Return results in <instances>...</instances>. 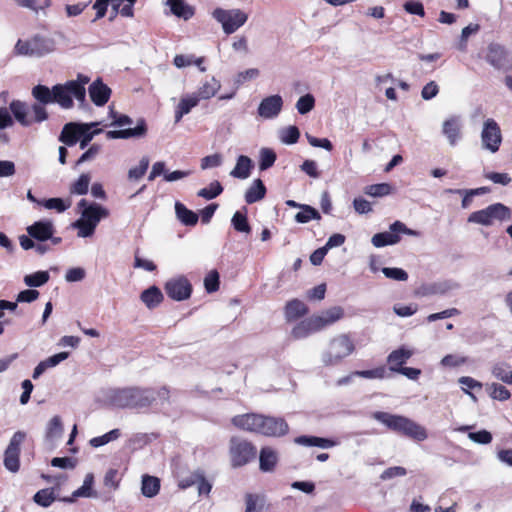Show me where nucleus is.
<instances>
[{"instance_id":"f257e3e1","label":"nucleus","mask_w":512,"mask_h":512,"mask_svg":"<svg viewBox=\"0 0 512 512\" xmlns=\"http://www.w3.org/2000/svg\"><path fill=\"white\" fill-rule=\"evenodd\" d=\"M108 399L117 408L142 409L151 406L156 396L151 388L133 386L112 390Z\"/></svg>"},{"instance_id":"f03ea898","label":"nucleus","mask_w":512,"mask_h":512,"mask_svg":"<svg viewBox=\"0 0 512 512\" xmlns=\"http://www.w3.org/2000/svg\"><path fill=\"white\" fill-rule=\"evenodd\" d=\"M373 417L390 430L414 440L424 441L427 438V432L424 427L404 416L393 415L387 412H375Z\"/></svg>"},{"instance_id":"7ed1b4c3","label":"nucleus","mask_w":512,"mask_h":512,"mask_svg":"<svg viewBox=\"0 0 512 512\" xmlns=\"http://www.w3.org/2000/svg\"><path fill=\"white\" fill-rule=\"evenodd\" d=\"M355 351V344L349 334H339L331 338L321 354L324 366H337Z\"/></svg>"},{"instance_id":"20e7f679","label":"nucleus","mask_w":512,"mask_h":512,"mask_svg":"<svg viewBox=\"0 0 512 512\" xmlns=\"http://www.w3.org/2000/svg\"><path fill=\"white\" fill-rule=\"evenodd\" d=\"M14 49L18 55L43 57L56 49V42L50 36L36 34L28 40L19 39Z\"/></svg>"},{"instance_id":"39448f33","label":"nucleus","mask_w":512,"mask_h":512,"mask_svg":"<svg viewBox=\"0 0 512 512\" xmlns=\"http://www.w3.org/2000/svg\"><path fill=\"white\" fill-rule=\"evenodd\" d=\"M73 97L79 102L80 106L86 103V89H82L73 82L54 85L53 102L59 104L64 109L73 107Z\"/></svg>"},{"instance_id":"423d86ee","label":"nucleus","mask_w":512,"mask_h":512,"mask_svg":"<svg viewBox=\"0 0 512 512\" xmlns=\"http://www.w3.org/2000/svg\"><path fill=\"white\" fill-rule=\"evenodd\" d=\"M511 210L502 203L491 204L485 209L475 211L468 217V222L490 226L495 220L505 221L511 219Z\"/></svg>"},{"instance_id":"0eeeda50","label":"nucleus","mask_w":512,"mask_h":512,"mask_svg":"<svg viewBox=\"0 0 512 512\" xmlns=\"http://www.w3.org/2000/svg\"><path fill=\"white\" fill-rule=\"evenodd\" d=\"M212 17L221 24L223 32L230 35L242 27L248 20V14L241 9L216 8Z\"/></svg>"},{"instance_id":"6e6552de","label":"nucleus","mask_w":512,"mask_h":512,"mask_svg":"<svg viewBox=\"0 0 512 512\" xmlns=\"http://www.w3.org/2000/svg\"><path fill=\"white\" fill-rule=\"evenodd\" d=\"M230 456L233 467L244 466L256 457V447L244 439L232 437Z\"/></svg>"},{"instance_id":"1a4fd4ad","label":"nucleus","mask_w":512,"mask_h":512,"mask_svg":"<svg viewBox=\"0 0 512 512\" xmlns=\"http://www.w3.org/2000/svg\"><path fill=\"white\" fill-rule=\"evenodd\" d=\"M501 142L502 135L498 123L492 118L487 119L481 132L482 147L495 153L499 150Z\"/></svg>"},{"instance_id":"9d476101","label":"nucleus","mask_w":512,"mask_h":512,"mask_svg":"<svg viewBox=\"0 0 512 512\" xmlns=\"http://www.w3.org/2000/svg\"><path fill=\"white\" fill-rule=\"evenodd\" d=\"M26 434L22 431L14 433L4 453V466L7 470L15 473L20 467V446L24 441Z\"/></svg>"},{"instance_id":"9b49d317","label":"nucleus","mask_w":512,"mask_h":512,"mask_svg":"<svg viewBox=\"0 0 512 512\" xmlns=\"http://www.w3.org/2000/svg\"><path fill=\"white\" fill-rule=\"evenodd\" d=\"M164 290L168 297L180 302L190 298L192 285L185 276L180 275L169 279L164 285Z\"/></svg>"},{"instance_id":"f8f14e48","label":"nucleus","mask_w":512,"mask_h":512,"mask_svg":"<svg viewBox=\"0 0 512 512\" xmlns=\"http://www.w3.org/2000/svg\"><path fill=\"white\" fill-rule=\"evenodd\" d=\"M485 59L497 70H507L511 66L507 49L499 43H490L488 45Z\"/></svg>"},{"instance_id":"ddd939ff","label":"nucleus","mask_w":512,"mask_h":512,"mask_svg":"<svg viewBox=\"0 0 512 512\" xmlns=\"http://www.w3.org/2000/svg\"><path fill=\"white\" fill-rule=\"evenodd\" d=\"M260 434L280 437L288 432V424L283 418L261 415Z\"/></svg>"},{"instance_id":"4468645a","label":"nucleus","mask_w":512,"mask_h":512,"mask_svg":"<svg viewBox=\"0 0 512 512\" xmlns=\"http://www.w3.org/2000/svg\"><path fill=\"white\" fill-rule=\"evenodd\" d=\"M283 107V99L280 95H271L264 98L257 109L258 115L264 119L276 118Z\"/></svg>"},{"instance_id":"2eb2a0df","label":"nucleus","mask_w":512,"mask_h":512,"mask_svg":"<svg viewBox=\"0 0 512 512\" xmlns=\"http://www.w3.org/2000/svg\"><path fill=\"white\" fill-rule=\"evenodd\" d=\"M27 234L37 242H45L52 238L55 228L50 220H39L27 226Z\"/></svg>"},{"instance_id":"dca6fc26","label":"nucleus","mask_w":512,"mask_h":512,"mask_svg":"<svg viewBox=\"0 0 512 512\" xmlns=\"http://www.w3.org/2000/svg\"><path fill=\"white\" fill-rule=\"evenodd\" d=\"M442 133L450 146H455L462 138V122L459 116H451L442 124Z\"/></svg>"},{"instance_id":"f3484780","label":"nucleus","mask_w":512,"mask_h":512,"mask_svg":"<svg viewBox=\"0 0 512 512\" xmlns=\"http://www.w3.org/2000/svg\"><path fill=\"white\" fill-rule=\"evenodd\" d=\"M459 288V284L453 281L435 282L420 286L416 290L417 296L444 295L449 291Z\"/></svg>"},{"instance_id":"a211bd4d","label":"nucleus","mask_w":512,"mask_h":512,"mask_svg":"<svg viewBox=\"0 0 512 512\" xmlns=\"http://www.w3.org/2000/svg\"><path fill=\"white\" fill-rule=\"evenodd\" d=\"M147 134L146 121L140 118L134 128H127L123 130H111L106 133L108 139H129V138H142Z\"/></svg>"},{"instance_id":"6ab92c4d","label":"nucleus","mask_w":512,"mask_h":512,"mask_svg":"<svg viewBox=\"0 0 512 512\" xmlns=\"http://www.w3.org/2000/svg\"><path fill=\"white\" fill-rule=\"evenodd\" d=\"M91 101L96 106H104L111 95V89L100 78L92 82L88 89Z\"/></svg>"},{"instance_id":"aec40b11","label":"nucleus","mask_w":512,"mask_h":512,"mask_svg":"<svg viewBox=\"0 0 512 512\" xmlns=\"http://www.w3.org/2000/svg\"><path fill=\"white\" fill-rule=\"evenodd\" d=\"M261 415L260 414H244L237 415L232 418V423L243 430L249 432H255L260 434V426H261Z\"/></svg>"},{"instance_id":"412c9836","label":"nucleus","mask_w":512,"mask_h":512,"mask_svg":"<svg viewBox=\"0 0 512 512\" xmlns=\"http://www.w3.org/2000/svg\"><path fill=\"white\" fill-rule=\"evenodd\" d=\"M320 320L314 316L306 318L299 322L291 332V335L295 339H302L308 337L310 334L320 331L319 323Z\"/></svg>"},{"instance_id":"4be33fe9","label":"nucleus","mask_w":512,"mask_h":512,"mask_svg":"<svg viewBox=\"0 0 512 512\" xmlns=\"http://www.w3.org/2000/svg\"><path fill=\"white\" fill-rule=\"evenodd\" d=\"M109 216V211L105 207L98 203H90L85 209L81 211V218L92 222L95 225L101 221V219Z\"/></svg>"},{"instance_id":"5701e85b","label":"nucleus","mask_w":512,"mask_h":512,"mask_svg":"<svg viewBox=\"0 0 512 512\" xmlns=\"http://www.w3.org/2000/svg\"><path fill=\"white\" fill-rule=\"evenodd\" d=\"M165 4L170 8V12L178 18L189 20L195 14L194 7L184 0H166Z\"/></svg>"},{"instance_id":"b1692460","label":"nucleus","mask_w":512,"mask_h":512,"mask_svg":"<svg viewBox=\"0 0 512 512\" xmlns=\"http://www.w3.org/2000/svg\"><path fill=\"white\" fill-rule=\"evenodd\" d=\"M80 123L69 122L64 125L58 140L67 146L75 145L80 138Z\"/></svg>"},{"instance_id":"393cba45","label":"nucleus","mask_w":512,"mask_h":512,"mask_svg":"<svg viewBox=\"0 0 512 512\" xmlns=\"http://www.w3.org/2000/svg\"><path fill=\"white\" fill-rule=\"evenodd\" d=\"M316 319L320 320L318 323L320 330L328 325H331L344 316V310L340 306H334L322 312L321 315H313Z\"/></svg>"},{"instance_id":"a878e982","label":"nucleus","mask_w":512,"mask_h":512,"mask_svg":"<svg viewBox=\"0 0 512 512\" xmlns=\"http://www.w3.org/2000/svg\"><path fill=\"white\" fill-rule=\"evenodd\" d=\"M295 443L302 445V446H316L323 449H328L331 447L336 446L338 443L334 440L328 439V438H322L317 436H299L295 438Z\"/></svg>"},{"instance_id":"bb28decb","label":"nucleus","mask_w":512,"mask_h":512,"mask_svg":"<svg viewBox=\"0 0 512 512\" xmlns=\"http://www.w3.org/2000/svg\"><path fill=\"white\" fill-rule=\"evenodd\" d=\"M266 195V187L261 179H255L251 186L245 192V201L247 204H253L262 200Z\"/></svg>"},{"instance_id":"cd10ccee","label":"nucleus","mask_w":512,"mask_h":512,"mask_svg":"<svg viewBox=\"0 0 512 512\" xmlns=\"http://www.w3.org/2000/svg\"><path fill=\"white\" fill-rule=\"evenodd\" d=\"M253 167L252 160L245 155H240L237 158L235 167L231 170L230 175L238 179H246L250 176Z\"/></svg>"},{"instance_id":"c85d7f7f","label":"nucleus","mask_w":512,"mask_h":512,"mask_svg":"<svg viewBox=\"0 0 512 512\" xmlns=\"http://www.w3.org/2000/svg\"><path fill=\"white\" fill-rule=\"evenodd\" d=\"M412 354L411 350L403 347L392 351L387 358V362L390 364V370L396 372L403 364L406 363Z\"/></svg>"},{"instance_id":"c756f323","label":"nucleus","mask_w":512,"mask_h":512,"mask_svg":"<svg viewBox=\"0 0 512 512\" xmlns=\"http://www.w3.org/2000/svg\"><path fill=\"white\" fill-rule=\"evenodd\" d=\"M93 483H94V476L92 473H88L84 478L83 485L80 488H78L77 490H75L72 493L71 497L64 498L63 501L71 503L78 497H87V498L95 497L96 493L93 492V490H92Z\"/></svg>"},{"instance_id":"7c9ffc66","label":"nucleus","mask_w":512,"mask_h":512,"mask_svg":"<svg viewBox=\"0 0 512 512\" xmlns=\"http://www.w3.org/2000/svg\"><path fill=\"white\" fill-rule=\"evenodd\" d=\"M140 299L147 308L153 309L163 301V294L158 287L151 286L141 293Z\"/></svg>"},{"instance_id":"2f4dec72","label":"nucleus","mask_w":512,"mask_h":512,"mask_svg":"<svg viewBox=\"0 0 512 512\" xmlns=\"http://www.w3.org/2000/svg\"><path fill=\"white\" fill-rule=\"evenodd\" d=\"M277 453L270 447H263L259 456V467L263 472H270L277 463Z\"/></svg>"},{"instance_id":"473e14b6","label":"nucleus","mask_w":512,"mask_h":512,"mask_svg":"<svg viewBox=\"0 0 512 512\" xmlns=\"http://www.w3.org/2000/svg\"><path fill=\"white\" fill-rule=\"evenodd\" d=\"M11 112L13 113L15 119L23 126H30L32 124V119L28 118V108L27 105L19 100H13L9 106Z\"/></svg>"},{"instance_id":"72a5a7b5","label":"nucleus","mask_w":512,"mask_h":512,"mask_svg":"<svg viewBox=\"0 0 512 512\" xmlns=\"http://www.w3.org/2000/svg\"><path fill=\"white\" fill-rule=\"evenodd\" d=\"M175 212L179 221L186 226H195L198 222V214L192 210H189L184 204L180 202H176Z\"/></svg>"},{"instance_id":"f704fd0d","label":"nucleus","mask_w":512,"mask_h":512,"mask_svg":"<svg viewBox=\"0 0 512 512\" xmlns=\"http://www.w3.org/2000/svg\"><path fill=\"white\" fill-rule=\"evenodd\" d=\"M307 312H308V308L305 305V303L298 299H293V300L289 301L285 307V314H286V318L288 320L297 319V318L307 314Z\"/></svg>"},{"instance_id":"c9c22d12","label":"nucleus","mask_w":512,"mask_h":512,"mask_svg":"<svg viewBox=\"0 0 512 512\" xmlns=\"http://www.w3.org/2000/svg\"><path fill=\"white\" fill-rule=\"evenodd\" d=\"M160 480L157 477L144 475L142 477L141 492L145 497L152 498L159 493Z\"/></svg>"},{"instance_id":"e433bc0d","label":"nucleus","mask_w":512,"mask_h":512,"mask_svg":"<svg viewBox=\"0 0 512 512\" xmlns=\"http://www.w3.org/2000/svg\"><path fill=\"white\" fill-rule=\"evenodd\" d=\"M245 503V512H263L266 506V498L264 495L247 493Z\"/></svg>"},{"instance_id":"4c0bfd02","label":"nucleus","mask_w":512,"mask_h":512,"mask_svg":"<svg viewBox=\"0 0 512 512\" xmlns=\"http://www.w3.org/2000/svg\"><path fill=\"white\" fill-rule=\"evenodd\" d=\"M246 213V207L243 208V211H236L232 216L231 224L237 232L249 234L251 232V226Z\"/></svg>"},{"instance_id":"58836bf2","label":"nucleus","mask_w":512,"mask_h":512,"mask_svg":"<svg viewBox=\"0 0 512 512\" xmlns=\"http://www.w3.org/2000/svg\"><path fill=\"white\" fill-rule=\"evenodd\" d=\"M400 241V236L397 232H381L373 235L371 242L375 247H384L387 245H394Z\"/></svg>"},{"instance_id":"ea45409f","label":"nucleus","mask_w":512,"mask_h":512,"mask_svg":"<svg viewBox=\"0 0 512 512\" xmlns=\"http://www.w3.org/2000/svg\"><path fill=\"white\" fill-rule=\"evenodd\" d=\"M220 88V82L213 77L210 81L205 82L199 87L195 96L198 97V100L210 99L219 91Z\"/></svg>"},{"instance_id":"a19ab883","label":"nucleus","mask_w":512,"mask_h":512,"mask_svg":"<svg viewBox=\"0 0 512 512\" xmlns=\"http://www.w3.org/2000/svg\"><path fill=\"white\" fill-rule=\"evenodd\" d=\"M32 95L39 103L43 105L53 103L54 86L52 89H49L45 85H36L32 89Z\"/></svg>"},{"instance_id":"79ce46f5","label":"nucleus","mask_w":512,"mask_h":512,"mask_svg":"<svg viewBox=\"0 0 512 512\" xmlns=\"http://www.w3.org/2000/svg\"><path fill=\"white\" fill-rule=\"evenodd\" d=\"M492 374L498 380L512 385V365L507 363H497L492 368Z\"/></svg>"},{"instance_id":"37998d69","label":"nucleus","mask_w":512,"mask_h":512,"mask_svg":"<svg viewBox=\"0 0 512 512\" xmlns=\"http://www.w3.org/2000/svg\"><path fill=\"white\" fill-rule=\"evenodd\" d=\"M320 213L310 205H301V211L295 215V220L298 223H307L310 220H320Z\"/></svg>"},{"instance_id":"c03bdc74","label":"nucleus","mask_w":512,"mask_h":512,"mask_svg":"<svg viewBox=\"0 0 512 512\" xmlns=\"http://www.w3.org/2000/svg\"><path fill=\"white\" fill-rule=\"evenodd\" d=\"M63 433V425L59 416H54L48 423L46 428V438L53 441L60 438Z\"/></svg>"},{"instance_id":"a18cd8bd","label":"nucleus","mask_w":512,"mask_h":512,"mask_svg":"<svg viewBox=\"0 0 512 512\" xmlns=\"http://www.w3.org/2000/svg\"><path fill=\"white\" fill-rule=\"evenodd\" d=\"M72 227L78 229L79 237L86 238L91 237L94 234L97 225L80 217L78 220L72 223Z\"/></svg>"},{"instance_id":"49530a36","label":"nucleus","mask_w":512,"mask_h":512,"mask_svg":"<svg viewBox=\"0 0 512 512\" xmlns=\"http://www.w3.org/2000/svg\"><path fill=\"white\" fill-rule=\"evenodd\" d=\"M49 280V273L47 271H38L24 277V283L29 287H40L47 283Z\"/></svg>"},{"instance_id":"de8ad7c7","label":"nucleus","mask_w":512,"mask_h":512,"mask_svg":"<svg viewBox=\"0 0 512 512\" xmlns=\"http://www.w3.org/2000/svg\"><path fill=\"white\" fill-rule=\"evenodd\" d=\"M259 169L265 171L272 167L276 161V153L270 148H262L260 150Z\"/></svg>"},{"instance_id":"09e8293b","label":"nucleus","mask_w":512,"mask_h":512,"mask_svg":"<svg viewBox=\"0 0 512 512\" xmlns=\"http://www.w3.org/2000/svg\"><path fill=\"white\" fill-rule=\"evenodd\" d=\"M487 390L491 398L499 401H506L511 397L509 390L498 383H492L487 386Z\"/></svg>"},{"instance_id":"8fccbe9b","label":"nucleus","mask_w":512,"mask_h":512,"mask_svg":"<svg viewBox=\"0 0 512 512\" xmlns=\"http://www.w3.org/2000/svg\"><path fill=\"white\" fill-rule=\"evenodd\" d=\"M391 185L388 183L372 184L365 187V194L371 197H383L391 193Z\"/></svg>"},{"instance_id":"3c124183","label":"nucleus","mask_w":512,"mask_h":512,"mask_svg":"<svg viewBox=\"0 0 512 512\" xmlns=\"http://www.w3.org/2000/svg\"><path fill=\"white\" fill-rule=\"evenodd\" d=\"M223 191V187L219 181H213L210 183L209 188H202L198 191L199 197L211 200L220 195Z\"/></svg>"},{"instance_id":"603ef678","label":"nucleus","mask_w":512,"mask_h":512,"mask_svg":"<svg viewBox=\"0 0 512 512\" xmlns=\"http://www.w3.org/2000/svg\"><path fill=\"white\" fill-rule=\"evenodd\" d=\"M98 125V122L80 123V127H82L80 130V138L78 140L80 142V149H85L89 145L93 139L92 135L90 134V129Z\"/></svg>"},{"instance_id":"864d4df0","label":"nucleus","mask_w":512,"mask_h":512,"mask_svg":"<svg viewBox=\"0 0 512 512\" xmlns=\"http://www.w3.org/2000/svg\"><path fill=\"white\" fill-rule=\"evenodd\" d=\"M315 106V98L312 94L301 96L296 102V109L299 114L305 115L309 113Z\"/></svg>"},{"instance_id":"5fc2aeb1","label":"nucleus","mask_w":512,"mask_h":512,"mask_svg":"<svg viewBox=\"0 0 512 512\" xmlns=\"http://www.w3.org/2000/svg\"><path fill=\"white\" fill-rule=\"evenodd\" d=\"M33 499L38 505L42 507H48L54 502L55 496L53 490L46 488L39 490L34 495Z\"/></svg>"},{"instance_id":"6e6d98bb","label":"nucleus","mask_w":512,"mask_h":512,"mask_svg":"<svg viewBox=\"0 0 512 512\" xmlns=\"http://www.w3.org/2000/svg\"><path fill=\"white\" fill-rule=\"evenodd\" d=\"M89 174H82L78 180L71 186L70 192L77 195H85L88 192L90 184Z\"/></svg>"},{"instance_id":"4d7b16f0","label":"nucleus","mask_w":512,"mask_h":512,"mask_svg":"<svg viewBox=\"0 0 512 512\" xmlns=\"http://www.w3.org/2000/svg\"><path fill=\"white\" fill-rule=\"evenodd\" d=\"M300 137V131L296 126L284 128L280 133V139L285 144H295Z\"/></svg>"},{"instance_id":"13d9d810","label":"nucleus","mask_w":512,"mask_h":512,"mask_svg":"<svg viewBox=\"0 0 512 512\" xmlns=\"http://www.w3.org/2000/svg\"><path fill=\"white\" fill-rule=\"evenodd\" d=\"M219 273L211 270L204 278V287L208 293L216 292L219 289Z\"/></svg>"},{"instance_id":"bf43d9fd","label":"nucleus","mask_w":512,"mask_h":512,"mask_svg":"<svg viewBox=\"0 0 512 512\" xmlns=\"http://www.w3.org/2000/svg\"><path fill=\"white\" fill-rule=\"evenodd\" d=\"M353 375L366 379H382L386 376L385 367H377L371 370L354 371Z\"/></svg>"},{"instance_id":"052dcab7","label":"nucleus","mask_w":512,"mask_h":512,"mask_svg":"<svg viewBox=\"0 0 512 512\" xmlns=\"http://www.w3.org/2000/svg\"><path fill=\"white\" fill-rule=\"evenodd\" d=\"M382 272L389 279H393V280H397V281H406L408 279L407 272L401 268L384 267L382 269Z\"/></svg>"},{"instance_id":"680f3d73","label":"nucleus","mask_w":512,"mask_h":512,"mask_svg":"<svg viewBox=\"0 0 512 512\" xmlns=\"http://www.w3.org/2000/svg\"><path fill=\"white\" fill-rule=\"evenodd\" d=\"M149 167V158L143 157L140 162L139 166L131 168L128 172V177L130 179H140L147 171Z\"/></svg>"},{"instance_id":"e2e57ef3","label":"nucleus","mask_w":512,"mask_h":512,"mask_svg":"<svg viewBox=\"0 0 512 512\" xmlns=\"http://www.w3.org/2000/svg\"><path fill=\"white\" fill-rule=\"evenodd\" d=\"M223 162V157L219 153L205 156L201 159V169H209L219 167Z\"/></svg>"},{"instance_id":"0e129e2a","label":"nucleus","mask_w":512,"mask_h":512,"mask_svg":"<svg viewBox=\"0 0 512 512\" xmlns=\"http://www.w3.org/2000/svg\"><path fill=\"white\" fill-rule=\"evenodd\" d=\"M468 438L478 444H489L492 441V434L487 430H480L477 432H469Z\"/></svg>"},{"instance_id":"69168bd1","label":"nucleus","mask_w":512,"mask_h":512,"mask_svg":"<svg viewBox=\"0 0 512 512\" xmlns=\"http://www.w3.org/2000/svg\"><path fill=\"white\" fill-rule=\"evenodd\" d=\"M484 176L486 179L492 181L493 183L500 184L502 186H507L512 181V178L508 173L489 172Z\"/></svg>"},{"instance_id":"338daca9","label":"nucleus","mask_w":512,"mask_h":512,"mask_svg":"<svg viewBox=\"0 0 512 512\" xmlns=\"http://www.w3.org/2000/svg\"><path fill=\"white\" fill-rule=\"evenodd\" d=\"M403 8L409 14L418 15L420 17L425 16L424 6L420 1H407L404 3Z\"/></svg>"},{"instance_id":"774afa93","label":"nucleus","mask_w":512,"mask_h":512,"mask_svg":"<svg viewBox=\"0 0 512 512\" xmlns=\"http://www.w3.org/2000/svg\"><path fill=\"white\" fill-rule=\"evenodd\" d=\"M406 474H407V470L404 467L394 466V467H389L386 470H384L380 475V479L383 481H386V480L392 479L394 477L405 476Z\"/></svg>"}]
</instances>
